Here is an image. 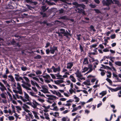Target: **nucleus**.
<instances>
[{"label":"nucleus","instance_id":"obj_1","mask_svg":"<svg viewBox=\"0 0 121 121\" xmlns=\"http://www.w3.org/2000/svg\"><path fill=\"white\" fill-rule=\"evenodd\" d=\"M60 34H64V35L68 37L69 36H71V35L70 34V32H68L67 30H66V31L65 29H60Z\"/></svg>","mask_w":121,"mask_h":121},{"label":"nucleus","instance_id":"obj_2","mask_svg":"<svg viewBox=\"0 0 121 121\" xmlns=\"http://www.w3.org/2000/svg\"><path fill=\"white\" fill-rule=\"evenodd\" d=\"M102 4L103 5L109 6L111 4H114L112 0H103L102 2Z\"/></svg>","mask_w":121,"mask_h":121},{"label":"nucleus","instance_id":"obj_3","mask_svg":"<svg viewBox=\"0 0 121 121\" xmlns=\"http://www.w3.org/2000/svg\"><path fill=\"white\" fill-rule=\"evenodd\" d=\"M51 69L53 70V72L54 73H56L57 71L59 72L60 70V66H58L57 68H55L54 66H52Z\"/></svg>","mask_w":121,"mask_h":121},{"label":"nucleus","instance_id":"obj_4","mask_svg":"<svg viewBox=\"0 0 121 121\" xmlns=\"http://www.w3.org/2000/svg\"><path fill=\"white\" fill-rule=\"evenodd\" d=\"M78 10L77 12L80 13H82V15H86V14L84 9H82L81 8L77 9Z\"/></svg>","mask_w":121,"mask_h":121},{"label":"nucleus","instance_id":"obj_5","mask_svg":"<svg viewBox=\"0 0 121 121\" xmlns=\"http://www.w3.org/2000/svg\"><path fill=\"white\" fill-rule=\"evenodd\" d=\"M51 50V53L53 54H54L55 51L56 50H57V47H55L54 46L53 47H50Z\"/></svg>","mask_w":121,"mask_h":121},{"label":"nucleus","instance_id":"obj_6","mask_svg":"<svg viewBox=\"0 0 121 121\" xmlns=\"http://www.w3.org/2000/svg\"><path fill=\"white\" fill-rule=\"evenodd\" d=\"M113 77H113H115V78L116 79L117 81H114L115 82H121V79H120L118 77L117 75V74H115L114 73H112Z\"/></svg>","mask_w":121,"mask_h":121},{"label":"nucleus","instance_id":"obj_7","mask_svg":"<svg viewBox=\"0 0 121 121\" xmlns=\"http://www.w3.org/2000/svg\"><path fill=\"white\" fill-rule=\"evenodd\" d=\"M45 87H47V86L45 85L42 86V87L43 90H40V91L46 94V92H47V91H48V90Z\"/></svg>","mask_w":121,"mask_h":121},{"label":"nucleus","instance_id":"obj_8","mask_svg":"<svg viewBox=\"0 0 121 121\" xmlns=\"http://www.w3.org/2000/svg\"><path fill=\"white\" fill-rule=\"evenodd\" d=\"M75 74L76 75V76L79 78L82 77V75L81 74V73L80 72L79 70H77L76 73H75Z\"/></svg>","mask_w":121,"mask_h":121},{"label":"nucleus","instance_id":"obj_9","mask_svg":"<svg viewBox=\"0 0 121 121\" xmlns=\"http://www.w3.org/2000/svg\"><path fill=\"white\" fill-rule=\"evenodd\" d=\"M0 86L1 87H0V89L1 91L3 92L4 90H7L6 88L5 87L4 85L0 82Z\"/></svg>","mask_w":121,"mask_h":121},{"label":"nucleus","instance_id":"obj_10","mask_svg":"<svg viewBox=\"0 0 121 121\" xmlns=\"http://www.w3.org/2000/svg\"><path fill=\"white\" fill-rule=\"evenodd\" d=\"M73 65V62H70L67 63V64L66 68L68 69H70Z\"/></svg>","mask_w":121,"mask_h":121},{"label":"nucleus","instance_id":"obj_11","mask_svg":"<svg viewBox=\"0 0 121 121\" xmlns=\"http://www.w3.org/2000/svg\"><path fill=\"white\" fill-rule=\"evenodd\" d=\"M107 88L109 90H110L112 92H115L117 91H118L117 87L115 89H113L111 87L108 86L106 85Z\"/></svg>","mask_w":121,"mask_h":121},{"label":"nucleus","instance_id":"obj_12","mask_svg":"<svg viewBox=\"0 0 121 121\" xmlns=\"http://www.w3.org/2000/svg\"><path fill=\"white\" fill-rule=\"evenodd\" d=\"M88 59L87 57L84 58L83 64V65H87L88 64Z\"/></svg>","mask_w":121,"mask_h":121},{"label":"nucleus","instance_id":"obj_13","mask_svg":"<svg viewBox=\"0 0 121 121\" xmlns=\"http://www.w3.org/2000/svg\"><path fill=\"white\" fill-rule=\"evenodd\" d=\"M69 78L73 82H76V79L72 75H70Z\"/></svg>","mask_w":121,"mask_h":121},{"label":"nucleus","instance_id":"obj_14","mask_svg":"<svg viewBox=\"0 0 121 121\" xmlns=\"http://www.w3.org/2000/svg\"><path fill=\"white\" fill-rule=\"evenodd\" d=\"M24 94L25 98L28 101H30L29 99L30 97L29 95L25 92H24Z\"/></svg>","mask_w":121,"mask_h":121},{"label":"nucleus","instance_id":"obj_15","mask_svg":"<svg viewBox=\"0 0 121 121\" xmlns=\"http://www.w3.org/2000/svg\"><path fill=\"white\" fill-rule=\"evenodd\" d=\"M106 94L107 92L106 91H102L101 93H99L100 95H102L101 98H102L103 96L105 95Z\"/></svg>","mask_w":121,"mask_h":121},{"label":"nucleus","instance_id":"obj_16","mask_svg":"<svg viewBox=\"0 0 121 121\" xmlns=\"http://www.w3.org/2000/svg\"><path fill=\"white\" fill-rule=\"evenodd\" d=\"M32 112L34 115L35 117L37 118V119H39V117L37 115L36 112L35 111H33Z\"/></svg>","mask_w":121,"mask_h":121},{"label":"nucleus","instance_id":"obj_17","mask_svg":"<svg viewBox=\"0 0 121 121\" xmlns=\"http://www.w3.org/2000/svg\"><path fill=\"white\" fill-rule=\"evenodd\" d=\"M42 58L41 56L40 55H38L34 57L35 59H40Z\"/></svg>","mask_w":121,"mask_h":121},{"label":"nucleus","instance_id":"obj_18","mask_svg":"<svg viewBox=\"0 0 121 121\" xmlns=\"http://www.w3.org/2000/svg\"><path fill=\"white\" fill-rule=\"evenodd\" d=\"M15 78L16 80L17 81H20L21 80H23V79L21 77H19L18 78L17 77H15Z\"/></svg>","mask_w":121,"mask_h":121},{"label":"nucleus","instance_id":"obj_19","mask_svg":"<svg viewBox=\"0 0 121 121\" xmlns=\"http://www.w3.org/2000/svg\"><path fill=\"white\" fill-rule=\"evenodd\" d=\"M79 7H81L82 9H84L86 7V6L83 4H79Z\"/></svg>","mask_w":121,"mask_h":121},{"label":"nucleus","instance_id":"obj_20","mask_svg":"<svg viewBox=\"0 0 121 121\" xmlns=\"http://www.w3.org/2000/svg\"><path fill=\"white\" fill-rule=\"evenodd\" d=\"M22 86L24 88L28 90H31V89L30 88L27 87V86H26L24 84H22Z\"/></svg>","mask_w":121,"mask_h":121},{"label":"nucleus","instance_id":"obj_21","mask_svg":"<svg viewBox=\"0 0 121 121\" xmlns=\"http://www.w3.org/2000/svg\"><path fill=\"white\" fill-rule=\"evenodd\" d=\"M23 106L22 107L23 109H25L26 108H30L29 107L25 104H23Z\"/></svg>","mask_w":121,"mask_h":121},{"label":"nucleus","instance_id":"obj_22","mask_svg":"<svg viewBox=\"0 0 121 121\" xmlns=\"http://www.w3.org/2000/svg\"><path fill=\"white\" fill-rule=\"evenodd\" d=\"M73 5H75L76 8L79 7V4H78L77 2H74L73 3Z\"/></svg>","mask_w":121,"mask_h":121},{"label":"nucleus","instance_id":"obj_23","mask_svg":"<svg viewBox=\"0 0 121 121\" xmlns=\"http://www.w3.org/2000/svg\"><path fill=\"white\" fill-rule=\"evenodd\" d=\"M52 96H54V97L53 96H52L50 98H49L48 99L50 100H53L54 99H56V98L57 97L56 96L53 95Z\"/></svg>","mask_w":121,"mask_h":121},{"label":"nucleus","instance_id":"obj_24","mask_svg":"<svg viewBox=\"0 0 121 121\" xmlns=\"http://www.w3.org/2000/svg\"><path fill=\"white\" fill-rule=\"evenodd\" d=\"M43 77L45 78L48 79V78H50V76L48 74H46L45 75H43Z\"/></svg>","mask_w":121,"mask_h":121},{"label":"nucleus","instance_id":"obj_25","mask_svg":"<svg viewBox=\"0 0 121 121\" xmlns=\"http://www.w3.org/2000/svg\"><path fill=\"white\" fill-rule=\"evenodd\" d=\"M88 69V68L86 67H84L83 69V71H82V73L85 72L87 71Z\"/></svg>","mask_w":121,"mask_h":121},{"label":"nucleus","instance_id":"obj_26","mask_svg":"<svg viewBox=\"0 0 121 121\" xmlns=\"http://www.w3.org/2000/svg\"><path fill=\"white\" fill-rule=\"evenodd\" d=\"M40 14L41 15H42L43 17H47V16L46 14L45 13H43V12H40Z\"/></svg>","mask_w":121,"mask_h":121},{"label":"nucleus","instance_id":"obj_27","mask_svg":"<svg viewBox=\"0 0 121 121\" xmlns=\"http://www.w3.org/2000/svg\"><path fill=\"white\" fill-rule=\"evenodd\" d=\"M74 96H75L74 97V98L76 99V100L75 101V102H79L80 100L79 98L76 96V95H74Z\"/></svg>","mask_w":121,"mask_h":121},{"label":"nucleus","instance_id":"obj_28","mask_svg":"<svg viewBox=\"0 0 121 121\" xmlns=\"http://www.w3.org/2000/svg\"><path fill=\"white\" fill-rule=\"evenodd\" d=\"M115 64L119 66H121V62L120 61H118L115 62Z\"/></svg>","mask_w":121,"mask_h":121},{"label":"nucleus","instance_id":"obj_29","mask_svg":"<svg viewBox=\"0 0 121 121\" xmlns=\"http://www.w3.org/2000/svg\"><path fill=\"white\" fill-rule=\"evenodd\" d=\"M81 36V34H79V35L77 34L76 35L77 39L78 41H79L80 40L81 38L80 37Z\"/></svg>","mask_w":121,"mask_h":121},{"label":"nucleus","instance_id":"obj_30","mask_svg":"<svg viewBox=\"0 0 121 121\" xmlns=\"http://www.w3.org/2000/svg\"><path fill=\"white\" fill-rule=\"evenodd\" d=\"M107 73L109 74L108 75H107V77L108 78H110L111 77V76L112 75V73L110 72L107 71Z\"/></svg>","mask_w":121,"mask_h":121},{"label":"nucleus","instance_id":"obj_31","mask_svg":"<svg viewBox=\"0 0 121 121\" xmlns=\"http://www.w3.org/2000/svg\"><path fill=\"white\" fill-rule=\"evenodd\" d=\"M50 91L53 94H56V95H58V93L56 91L54 90V91H52V90H50Z\"/></svg>","mask_w":121,"mask_h":121},{"label":"nucleus","instance_id":"obj_32","mask_svg":"<svg viewBox=\"0 0 121 121\" xmlns=\"http://www.w3.org/2000/svg\"><path fill=\"white\" fill-rule=\"evenodd\" d=\"M106 80L110 84V85H112V81L110 79L107 78L106 79Z\"/></svg>","mask_w":121,"mask_h":121},{"label":"nucleus","instance_id":"obj_33","mask_svg":"<svg viewBox=\"0 0 121 121\" xmlns=\"http://www.w3.org/2000/svg\"><path fill=\"white\" fill-rule=\"evenodd\" d=\"M88 69H91L93 70L92 65L91 64H88Z\"/></svg>","mask_w":121,"mask_h":121},{"label":"nucleus","instance_id":"obj_34","mask_svg":"<svg viewBox=\"0 0 121 121\" xmlns=\"http://www.w3.org/2000/svg\"><path fill=\"white\" fill-rule=\"evenodd\" d=\"M113 2H115L114 3L115 4H117L118 5H119L120 3L119 1L117 0H113Z\"/></svg>","mask_w":121,"mask_h":121},{"label":"nucleus","instance_id":"obj_35","mask_svg":"<svg viewBox=\"0 0 121 121\" xmlns=\"http://www.w3.org/2000/svg\"><path fill=\"white\" fill-rule=\"evenodd\" d=\"M8 118L10 121L13 120L14 119V117L13 116H9L8 117Z\"/></svg>","mask_w":121,"mask_h":121},{"label":"nucleus","instance_id":"obj_36","mask_svg":"<svg viewBox=\"0 0 121 121\" xmlns=\"http://www.w3.org/2000/svg\"><path fill=\"white\" fill-rule=\"evenodd\" d=\"M46 53L47 54H49L50 52L51 53V50H50L49 49H46L45 50Z\"/></svg>","mask_w":121,"mask_h":121},{"label":"nucleus","instance_id":"obj_37","mask_svg":"<svg viewBox=\"0 0 121 121\" xmlns=\"http://www.w3.org/2000/svg\"><path fill=\"white\" fill-rule=\"evenodd\" d=\"M79 48L80 49L81 52H84L83 48L82 47V46L80 44Z\"/></svg>","mask_w":121,"mask_h":121},{"label":"nucleus","instance_id":"obj_38","mask_svg":"<svg viewBox=\"0 0 121 121\" xmlns=\"http://www.w3.org/2000/svg\"><path fill=\"white\" fill-rule=\"evenodd\" d=\"M23 78L25 79L27 82H30V81L28 78L26 77H24Z\"/></svg>","mask_w":121,"mask_h":121},{"label":"nucleus","instance_id":"obj_39","mask_svg":"<svg viewBox=\"0 0 121 121\" xmlns=\"http://www.w3.org/2000/svg\"><path fill=\"white\" fill-rule=\"evenodd\" d=\"M41 8L43 11H45L47 10V9H46V6H42Z\"/></svg>","mask_w":121,"mask_h":121},{"label":"nucleus","instance_id":"obj_40","mask_svg":"<svg viewBox=\"0 0 121 121\" xmlns=\"http://www.w3.org/2000/svg\"><path fill=\"white\" fill-rule=\"evenodd\" d=\"M11 43L13 45H15L16 43V42L14 39H12V41H11Z\"/></svg>","mask_w":121,"mask_h":121},{"label":"nucleus","instance_id":"obj_41","mask_svg":"<svg viewBox=\"0 0 121 121\" xmlns=\"http://www.w3.org/2000/svg\"><path fill=\"white\" fill-rule=\"evenodd\" d=\"M90 28L94 32H95L96 31L95 30V29L94 26L92 25H91L90 27Z\"/></svg>","mask_w":121,"mask_h":121},{"label":"nucleus","instance_id":"obj_42","mask_svg":"<svg viewBox=\"0 0 121 121\" xmlns=\"http://www.w3.org/2000/svg\"><path fill=\"white\" fill-rule=\"evenodd\" d=\"M51 45V44L49 42H47L46 44V46H45V48H47L48 47Z\"/></svg>","mask_w":121,"mask_h":121},{"label":"nucleus","instance_id":"obj_43","mask_svg":"<svg viewBox=\"0 0 121 121\" xmlns=\"http://www.w3.org/2000/svg\"><path fill=\"white\" fill-rule=\"evenodd\" d=\"M66 16H64L60 17L59 18V19L62 20H65L66 19Z\"/></svg>","mask_w":121,"mask_h":121},{"label":"nucleus","instance_id":"obj_44","mask_svg":"<svg viewBox=\"0 0 121 121\" xmlns=\"http://www.w3.org/2000/svg\"><path fill=\"white\" fill-rule=\"evenodd\" d=\"M116 37V35L115 34L112 35L110 36V37L111 39H115Z\"/></svg>","mask_w":121,"mask_h":121},{"label":"nucleus","instance_id":"obj_45","mask_svg":"<svg viewBox=\"0 0 121 121\" xmlns=\"http://www.w3.org/2000/svg\"><path fill=\"white\" fill-rule=\"evenodd\" d=\"M32 104H32V106H31L32 107L34 108H36L37 107V105L35 104L34 102H33V101L32 102Z\"/></svg>","mask_w":121,"mask_h":121},{"label":"nucleus","instance_id":"obj_46","mask_svg":"<svg viewBox=\"0 0 121 121\" xmlns=\"http://www.w3.org/2000/svg\"><path fill=\"white\" fill-rule=\"evenodd\" d=\"M94 10L95 11L96 13H100L101 12L98 9H94Z\"/></svg>","mask_w":121,"mask_h":121},{"label":"nucleus","instance_id":"obj_47","mask_svg":"<svg viewBox=\"0 0 121 121\" xmlns=\"http://www.w3.org/2000/svg\"><path fill=\"white\" fill-rule=\"evenodd\" d=\"M53 110L54 111H57L59 110V109L57 106H55L54 107L53 109Z\"/></svg>","mask_w":121,"mask_h":121},{"label":"nucleus","instance_id":"obj_48","mask_svg":"<svg viewBox=\"0 0 121 121\" xmlns=\"http://www.w3.org/2000/svg\"><path fill=\"white\" fill-rule=\"evenodd\" d=\"M47 22L48 21L47 20L44 21H43V24H46L47 25V26H49V24L47 23Z\"/></svg>","mask_w":121,"mask_h":121},{"label":"nucleus","instance_id":"obj_49","mask_svg":"<svg viewBox=\"0 0 121 121\" xmlns=\"http://www.w3.org/2000/svg\"><path fill=\"white\" fill-rule=\"evenodd\" d=\"M106 72V71H103L102 72H101V75L102 76H104L105 74V72Z\"/></svg>","mask_w":121,"mask_h":121},{"label":"nucleus","instance_id":"obj_50","mask_svg":"<svg viewBox=\"0 0 121 121\" xmlns=\"http://www.w3.org/2000/svg\"><path fill=\"white\" fill-rule=\"evenodd\" d=\"M7 93L8 95L9 96V97H10V99H12V96L10 93L8 91L7 92Z\"/></svg>","mask_w":121,"mask_h":121},{"label":"nucleus","instance_id":"obj_51","mask_svg":"<svg viewBox=\"0 0 121 121\" xmlns=\"http://www.w3.org/2000/svg\"><path fill=\"white\" fill-rule=\"evenodd\" d=\"M59 13L60 14H62L63 13L64 10L63 9H61L59 10Z\"/></svg>","mask_w":121,"mask_h":121},{"label":"nucleus","instance_id":"obj_52","mask_svg":"<svg viewBox=\"0 0 121 121\" xmlns=\"http://www.w3.org/2000/svg\"><path fill=\"white\" fill-rule=\"evenodd\" d=\"M35 73L37 75L41 74L42 73V72L40 71L39 70H38Z\"/></svg>","mask_w":121,"mask_h":121},{"label":"nucleus","instance_id":"obj_53","mask_svg":"<svg viewBox=\"0 0 121 121\" xmlns=\"http://www.w3.org/2000/svg\"><path fill=\"white\" fill-rule=\"evenodd\" d=\"M0 95L2 98H6L5 95L3 93L0 94Z\"/></svg>","mask_w":121,"mask_h":121},{"label":"nucleus","instance_id":"obj_54","mask_svg":"<svg viewBox=\"0 0 121 121\" xmlns=\"http://www.w3.org/2000/svg\"><path fill=\"white\" fill-rule=\"evenodd\" d=\"M10 78L11 80V82H15V81L13 76Z\"/></svg>","mask_w":121,"mask_h":121},{"label":"nucleus","instance_id":"obj_55","mask_svg":"<svg viewBox=\"0 0 121 121\" xmlns=\"http://www.w3.org/2000/svg\"><path fill=\"white\" fill-rule=\"evenodd\" d=\"M78 109V108H73V109L72 110V112H73L76 111Z\"/></svg>","mask_w":121,"mask_h":121},{"label":"nucleus","instance_id":"obj_56","mask_svg":"<svg viewBox=\"0 0 121 121\" xmlns=\"http://www.w3.org/2000/svg\"><path fill=\"white\" fill-rule=\"evenodd\" d=\"M27 69V68L26 67H22L21 68L22 70L23 71H25Z\"/></svg>","mask_w":121,"mask_h":121},{"label":"nucleus","instance_id":"obj_57","mask_svg":"<svg viewBox=\"0 0 121 121\" xmlns=\"http://www.w3.org/2000/svg\"><path fill=\"white\" fill-rule=\"evenodd\" d=\"M90 6L92 8H95L96 7L95 5H93L91 4H90Z\"/></svg>","mask_w":121,"mask_h":121},{"label":"nucleus","instance_id":"obj_58","mask_svg":"<svg viewBox=\"0 0 121 121\" xmlns=\"http://www.w3.org/2000/svg\"><path fill=\"white\" fill-rule=\"evenodd\" d=\"M50 75L52 78L55 79H56V77L54 75L52 74H50Z\"/></svg>","mask_w":121,"mask_h":121},{"label":"nucleus","instance_id":"obj_59","mask_svg":"<svg viewBox=\"0 0 121 121\" xmlns=\"http://www.w3.org/2000/svg\"><path fill=\"white\" fill-rule=\"evenodd\" d=\"M25 85L27 86L28 87H30L31 86L30 82H26L25 83Z\"/></svg>","mask_w":121,"mask_h":121},{"label":"nucleus","instance_id":"obj_60","mask_svg":"<svg viewBox=\"0 0 121 121\" xmlns=\"http://www.w3.org/2000/svg\"><path fill=\"white\" fill-rule=\"evenodd\" d=\"M38 100L39 101L41 102H44V99L41 98H39L38 99Z\"/></svg>","mask_w":121,"mask_h":121},{"label":"nucleus","instance_id":"obj_61","mask_svg":"<svg viewBox=\"0 0 121 121\" xmlns=\"http://www.w3.org/2000/svg\"><path fill=\"white\" fill-rule=\"evenodd\" d=\"M32 89L34 91L37 92V90L35 87H32Z\"/></svg>","mask_w":121,"mask_h":121},{"label":"nucleus","instance_id":"obj_62","mask_svg":"<svg viewBox=\"0 0 121 121\" xmlns=\"http://www.w3.org/2000/svg\"><path fill=\"white\" fill-rule=\"evenodd\" d=\"M16 107L17 109L19 110L20 111L21 110H22L21 107L19 106H16Z\"/></svg>","mask_w":121,"mask_h":121},{"label":"nucleus","instance_id":"obj_63","mask_svg":"<svg viewBox=\"0 0 121 121\" xmlns=\"http://www.w3.org/2000/svg\"><path fill=\"white\" fill-rule=\"evenodd\" d=\"M103 51L104 52H108L109 51V50L107 48H106L103 50Z\"/></svg>","mask_w":121,"mask_h":121},{"label":"nucleus","instance_id":"obj_64","mask_svg":"<svg viewBox=\"0 0 121 121\" xmlns=\"http://www.w3.org/2000/svg\"><path fill=\"white\" fill-rule=\"evenodd\" d=\"M62 121H66V118L65 117H63L61 120Z\"/></svg>","mask_w":121,"mask_h":121}]
</instances>
